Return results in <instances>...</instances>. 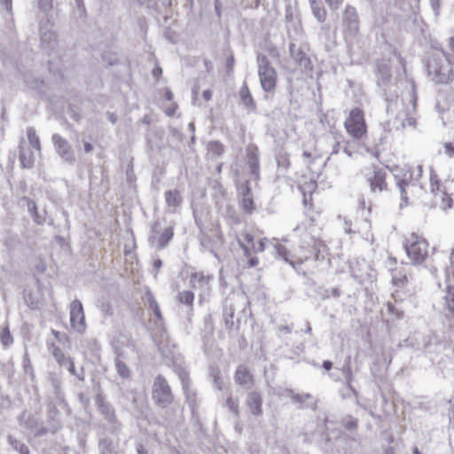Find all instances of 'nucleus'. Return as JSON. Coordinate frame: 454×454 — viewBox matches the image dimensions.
<instances>
[{
    "mask_svg": "<svg viewBox=\"0 0 454 454\" xmlns=\"http://www.w3.org/2000/svg\"><path fill=\"white\" fill-rule=\"evenodd\" d=\"M0 341L4 347H8L13 342V338L7 326L4 327L0 332Z\"/></svg>",
    "mask_w": 454,
    "mask_h": 454,
    "instance_id": "473e14b6",
    "label": "nucleus"
},
{
    "mask_svg": "<svg viewBox=\"0 0 454 454\" xmlns=\"http://www.w3.org/2000/svg\"><path fill=\"white\" fill-rule=\"evenodd\" d=\"M145 298H146V302L148 304V307L152 310H157V308H159L160 306H159L157 301L155 300L153 294H152V292H150V291L146 292Z\"/></svg>",
    "mask_w": 454,
    "mask_h": 454,
    "instance_id": "c9c22d12",
    "label": "nucleus"
},
{
    "mask_svg": "<svg viewBox=\"0 0 454 454\" xmlns=\"http://www.w3.org/2000/svg\"><path fill=\"white\" fill-rule=\"evenodd\" d=\"M247 405L254 415L258 416L262 413V400L258 392L253 391L247 395Z\"/></svg>",
    "mask_w": 454,
    "mask_h": 454,
    "instance_id": "aec40b11",
    "label": "nucleus"
},
{
    "mask_svg": "<svg viewBox=\"0 0 454 454\" xmlns=\"http://www.w3.org/2000/svg\"><path fill=\"white\" fill-rule=\"evenodd\" d=\"M162 74V69L160 67H156L153 70V75L155 77V78H160V75Z\"/></svg>",
    "mask_w": 454,
    "mask_h": 454,
    "instance_id": "a18cd8bd",
    "label": "nucleus"
},
{
    "mask_svg": "<svg viewBox=\"0 0 454 454\" xmlns=\"http://www.w3.org/2000/svg\"><path fill=\"white\" fill-rule=\"evenodd\" d=\"M153 312L158 320H162L163 317L160 307L157 308V310H153Z\"/></svg>",
    "mask_w": 454,
    "mask_h": 454,
    "instance_id": "de8ad7c7",
    "label": "nucleus"
},
{
    "mask_svg": "<svg viewBox=\"0 0 454 454\" xmlns=\"http://www.w3.org/2000/svg\"><path fill=\"white\" fill-rule=\"evenodd\" d=\"M27 204L28 210L30 211V213L33 215L34 221L37 224H42L43 223V220L39 215L38 208H37L35 202L30 199H27Z\"/></svg>",
    "mask_w": 454,
    "mask_h": 454,
    "instance_id": "2f4dec72",
    "label": "nucleus"
},
{
    "mask_svg": "<svg viewBox=\"0 0 454 454\" xmlns=\"http://www.w3.org/2000/svg\"><path fill=\"white\" fill-rule=\"evenodd\" d=\"M443 148L445 150V153L450 156H454V139L450 142H446L443 144Z\"/></svg>",
    "mask_w": 454,
    "mask_h": 454,
    "instance_id": "58836bf2",
    "label": "nucleus"
},
{
    "mask_svg": "<svg viewBox=\"0 0 454 454\" xmlns=\"http://www.w3.org/2000/svg\"><path fill=\"white\" fill-rule=\"evenodd\" d=\"M331 10H338L344 0H325Z\"/></svg>",
    "mask_w": 454,
    "mask_h": 454,
    "instance_id": "ea45409f",
    "label": "nucleus"
},
{
    "mask_svg": "<svg viewBox=\"0 0 454 454\" xmlns=\"http://www.w3.org/2000/svg\"><path fill=\"white\" fill-rule=\"evenodd\" d=\"M212 95H213V93H212V91L210 90H206L202 93V98L206 101H209L212 98Z\"/></svg>",
    "mask_w": 454,
    "mask_h": 454,
    "instance_id": "37998d69",
    "label": "nucleus"
},
{
    "mask_svg": "<svg viewBox=\"0 0 454 454\" xmlns=\"http://www.w3.org/2000/svg\"><path fill=\"white\" fill-rule=\"evenodd\" d=\"M423 174V167L420 164H406L401 171V176L397 180V186L401 199L404 205L409 203L408 192L417 186V183Z\"/></svg>",
    "mask_w": 454,
    "mask_h": 454,
    "instance_id": "39448f33",
    "label": "nucleus"
},
{
    "mask_svg": "<svg viewBox=\"0 0 454 454\" xmlns=\"http://www.w3.org/2000/svg\"><path fill=\"white\" fill-rule=\"evenodd\" d=\"M278 167L282 169H288L291 167L290 155L287 153H280L276 157Z\"/></svg>",
    "mask_w": 454,
    "mask_h": 454,
    "instance_id": "c756f323",
    "label": "nucleus"
},
{
    "mask_svg": "<svg viewBox=\"0 0 454 454\" xmlns=\"http://www.w3.org/2000/svg\"><path fill=\"white\" fill-rule=\"evenodd\" d=\"M448 44L452 51V55H450V58H447V59L450 64L454 65V36L449 38Z\"/></svg>",
    "mask_w": 454,
    "mask_h": 454,
    "instance_id": "a19ab883",
    "label": "nucleus"
},
{
    "mask_svg": "<svg viewBox=\"0 0 454 454\" xmlns=\"http://www.w3.org/2000/svg\"><path fill=\"white\" fill-rule=\"evenodd\" d=\"M174 230L172 227L166 228L159 238V246L164 247L172 239Z\"/></svg>",
    "mask_w": 454,
    "mask_h": 454,
    "instance_id": "7c9ffc66",
    "label": "nucleus"
},
{
    "mask_svg": "<svg viewBox=\"0 0 454 454\" xmlns=\"http://www.w3.org/2000/svg\"><path fill=\"white\" fill-rule=\"evenodd\" d=\"M258 74L262 88L265 91H273L277 84V72L270 66L266 56H260L257 59Z\"/></svg>",
    "mask_w": 454,
    "mask_h": 454,
    "instance_id": "0eeeda50",
    "label": "nucleus"
},
{
    "mask_svg": "<svg viewBox=\"0 0 454 454\" xmlns=\"http://www.w3.org/2000/svg\"><path fill=\"white\" fill-rule=\"evenodd\" d=\"M222 166L223 164L221 163L218 167H217V171L218 173H220L222 171Z\"/></svg>",
    "mask_w": 454,
    "mask_h": 454,
    "instance_id": "052dcab7",
    "label": "nucleus"
},
{
    "mask_svg": "<svg viewBox=\"0 0 454 454\" xmlns=\"http://www.w3.org/2000/svg\"><path fill=\"white\" fill-rule=\"evenodd\" d=\"M207 151L214 156H222L224 153V145L219 141H211L207 145Z\"/></svg>",
    "mask_w": 454,
    "mask_h": 454,
    "instance_id": "cd10ccee",
    "label": "nucleus"
},
{
    "mask_svg": "<svg viewBox=\"0 0 454 454\" xmlns=\"http://www.w3.org/2000/svg\"><path fill=\"white\" fill-rule=\"evenodd\" d=\"M194 298H195L194 294L192 291H188V290H184L182 292H179L177 294V301L181 304H184V305L190 307L191 309L193 306Z\"/></svg>",
    "mask_w": 454,
    "mask_h": 454,
    "instance_id": "a878e982",
    "label": "nucleus"
},
{
    "mask_svg": "<svg viewBox=\"0 0 454 454\" xmlns=\"http://www.w3.org/2000/svg\"><path fill=\"white\" fill-rule=\"evenodd\" d=\"M387 313L395 317V319H402L404 316V313L403 310L397 309L393 303L387 302Z\"/></svg>",
    "mask_w": 454,
    "mask_h": 454,
    "instance_id": "72a5a7b5",
    "label": "nucleus"
},
{
    "mask_svg": "<svg viewBox=\"0 0 454 454\" xmlns=\"http://www.w3.org/2000/svg\"><path fill=\"white\" fill-rule=\"evenodd\" d=\"M152 397L157 405L162 407H166L173 402L171 388L161 375H158L154 380Z\"/></svg>",
    "mask_w": 454,
    "mask_h": 454,
    "instance_id": "6e6552de",
    "label": "nucleus"
},
{
    "mask_svg": "<svg viewBox=\"0 0 454 454\" xmlns=\"http://www.w3.org/2000/svg\"><path fill=\"white\" fill-rule=\"evenodd\" d=\"M299 188L303 194V204L306 207L309 209H313L314 203H313V194L317 189V178L313 174L311 175H302Z\"/></svg>",
    "mask_w": 454,
    "mask_h": 454,
    "instance_id": "9b49d317",
    "label": "nucleus"
},
{
    "mask_svg": "<svg viewBox=\"0 0 454 454\" xmlns=\"http://www.w3.org/2000/svg\"><path fill=\"white\" fill-rule=\"evenodd\" d=\"M226 405L234 413H236V414L239 413V404L231 396L227 398Z\"/></svg>",
    "mask_w": 454,
    "mask_h": 454,
    "instance_id": "4c0bfd02",
    "label": "nucleus"
},
{
    "mask_svg": "<svg viewBox=\"0 0 454 454\" xmlns=\"http://www.w3.org/2000/svg\"><path fill=\"white\" fill-rule=\"evenodd\" d=\"M98 404L99 408H105L108 410V407L105 406L103 399L100 396L98 397Z\"/></svg>",
    "mask_w": 454,
    "mask_h": 454,
    "instance_id": "603ef678",
    "label": "nucleus"
},
{
    "mask_svg": "<svg viewBox=\"0 0 454 454\" xmlns=\"http://www.w3.org/2000/svg\"><path fill=\"white\" fill-rule=\"evenodd\" d=\"M391 283L395 287L394 297L400 291L404 290L409 283L408 274L404 267L398 266L391 270Z\"/></svg>",
    "mask_w": 454,
    "mask_h": 454,
    "instance_id": "2eb2a0df",
    "label": "nucleus"
},
{
    "mask_svg": "<svg viewBox=\"0 0 454 454\" xmlns=\"http://www.w3.org/2000/svg\"><path fill=\"white\" fill-rule=\"evenodd\" d=\"M344 128L353 139L361 140L366 137L368 129L364 110L360 107L351 109L344 121Z\"/></svg>",
    "mask_w": 454,
    "mask_h": 454,
    "instance_id": "423d86ee",
    "label": "nucleus"
},
{
    "mask_svg": "<svg viewBox=\"0 0 454 454\" xmlns=\"http://www.w3.org/2000/svg\"><path fill=\"white\" fill-rule=\"evenodd\" d=\"M178 108V106L176 103H173L171 104L170 106H168L166 110H165V113L168 116H174L176 110Z\"/></svg>",
    "mask_w": 454,
    "mask_h": 454,
    "instance_id": "79ce46f5",
    "label": "nucleus"
},
{
    "mask_svg": "<svg viewBox=\"0 0 454 454\" xmlns=\"http://www.w3.org/2000/svg\"><path fill=\"white\" fill-rule=\"evenodd\" d=\"M247 161L248 167L250 168L251 174L254 175L256 178H258L260 172V163L257 147L249 146L247 149Z\"/></svg>",
    "mask_w": 454,
    "mask_h": 454,
    "instance_id": "6ab92c4d",
    "label": "nucleus"
},
{
    "mask_svg": "<svg viewBox=\"0 0 454 454\" xmlns=\"http://www.w3.org/2000/svg\"><path fill=\"white\" fill-rule=\"evenodd\" d=\"M436 203H438L439 207L443 209L447 210L450 207H452L453 205V199L452 197L445 192V191H442L438 193L437 197H434Z\"/></svg>",
    "mask_w": 454,
    "mask_h": 454,
    "instance_id": "393cba45",
    "label": "nucleus"
},
{
    "mask_svg": "<svg viewBox=\"0 0 454 454\" xmlns=\"http://www.w3.org/2000/svg\"><path fill=\"white\" fill-rule=\"evenodd\" d=\"M51 351L53 357L60 366H67L71 374H75L76 370L74 361L70 357H67L60 348L52 344Z\"/></svg>",
    "mask_w": 454,
    "mask_h": 454,
    "instance_id": "a211bd4d",
    "label": "nucleus"
},
{
    "mask_svg": "<svg viewBox=\"0 0 454 454\" xmlns=\"http://www.w3.org/2000/svg\"><path fill=\"white\" fill-rule=\"evenodd\" d=\"M241 207L242 209L248 214H252L254 209V202L253 200L251 189L249 187L248 182L246 183L243 192H242V200H241Z\"/></svg>",
    "mask_w": 454,
    "mask_h": 454,
    "instance_id": "412c9836",
    "label": "nucleus"
},
{
    "mask_svg": "<svg viewBox=\"0 0 454 454\" xmlns=\"http://www.w3.org/2000/svg\"><path fill=\"white\" fill-rule=\"evenodd\" d=\"M137 454H148V453L143 445H139L137 447Z\"/></svg>",
    "mask_w": 454,
    "mask_h": 454,
    "instance_id": "864d4df0",
    "label": "nucleus"
},
{
    "mask_svg": "<svg viewBox=\"0 0 454 454\" xmlns=\"http://www.w3.org/2000/svg\"><path fill=\"white\" fill-rule=\"evenodd\" d=\"M445 302L449 311L454 317V271L447 278Z\"/></svg>",
    "mask_w": 454,
    "mask_h": 454,
    "instance_id": "4be33fe9",
    "label": "nucleus"
},
{
    "mask_svg": "<svg viewBox=\"0 0 454 454\" xmlns=\"http://www.w3.org/2000/svg\"><path fill=\"white\" fill-rule=\"evenodd\" d=\"M239 93L242 104L249 110L254 111L256 109V104L247 82L242 84Z\"/></svg>",
    "mask_w": 454,
    "mask_h": 454,
    "instance_id": "5701e85b",
    "label": "nucleus"
},
{
    "mask_svg": "<svg viewBox=\"0 0 454 454\" xmlns=\"http://www.w3.org/2000/svg\"><path fill=\"white\" fill-rule=\"evenodd\" d=\"M403 247L412 264L424 263L429 256V243L425 237L416 232L404 236Z\"/></svg>",
    "mask_w": 454,
    "mask_h": 454,
    "instance_id": "7ed1b4c3",
    "label": "nucleus"
},
{
    "mask_svg": "<svg viewBox=\"0 0 454 454\" xmlns=\"http://www.w3.org/2000/svg\"><path fill=\"white\" fill-rule=\"evenodd\" d=\"M387 177V173L384 168L376 165L372 166V168L365 175L370 191L372 193L387 192L388 190Z\"/></svg>",
    "mask_w": 454,
    "mask_h": 454,
    "instance_id": "1a4fd4ad",
    "label": "nucleus"
},
{
    "mask_svg": "<svg viewBox=\"0 0 454 454\" xmlns=\"http://www.w3.org/2000/svg\"><path fill=\"white\" fill-rule=\"evenodd\" d=\"M267 238L258 236L254 231H245L238 237V243L243 250L244 255L248 259L247 268H254L259 264V259L253 254L262 253L265 250Z\"/></svg>",
    "mask_w": 454,
    "mask_h": 454,
    "instance_id": "f03ea898",
    "label": "nucleus"
},
{
    "mask_svg": "<svg viewBox=\"0 0 454 454\" xmlns=\"http://www.w3.org/2000/svg\"><path fill=\"white\" fill-rule=\"evenodd\" d=\"M413 454H422L419 450L418 449V447H414L413 448Z\"/></svg>",
    "mask_w": 454,
    "mask_h": 454,
    "instance_id": "bf43d9fd",
    "label": "nucleus"
},
{
    "mask_svg": "<svg viewBox=\"0 0 454 454\" xmlns=\"http://www.w3.org/2000/svg\"><path fill=\"white\" fill-rule=\"evenodd\" d=\"M301 229V227L299 226V227L296 228V231H300Z\"/></svg>",
    "mask_w": 454,
    "mask_h": 454,
    "instance_id": "680f3d73",
    "label": "nucleus"
},
{
    "mask_svg": "<svg viewBox=\"0 0 454 454\" xmlns=\"http://www.w3.org/2000/svg\"><path fill=\"white\" fill-rule=\"evenodd\" d=\"M429 73L433 75L435 82L441 84H448L454 79V72L451 68L440 65L434 61L429 65Z\"/></svg>",
    "mask_w": 454,
    "mask_h": 454,
    "instance_id": "ddd939ff",
    "label": "nucleus"
},
{
    "mask_svg": "<svg viewBox=\"0 0 454 454\" xmlns=\"http://www.w3.org/2000/svg\"><path fill=\"white\" fill-rule=\"evenodd\" d=\"M51 140L60 157L69 161H73L74 160L72 148L65 138L59 134H54L52 135Z\"/></svg>",
    "mask_w": 454,
    "mask_h": 454,
    "instance_id": "dca6fc26",
    "label": "nucleus"
},
{
    "mask_svg": "<svg viewBox=\"0 0 454 454\" xmlns=\"http://www.w3.org/2000/svg\"><path fill=\"white\" fill-rule=\"evenodd\" d=\"M315 18L321 23L325 22L327 19V11L321 4L310 7Z\"/></svg>",
    "mask_w": 454,
    "mask_h": 454,
    "instance_id": "bb28decb",
    "label": "nucleus"
},
{
    "mask_svg": "<svg viewBox=\"0 0 454 454\" xmlns=\"http://www.w3.org/2000/svg\"><path fill=\"white\" fill-rule=\"evenodd\" d=\"M6 7L11 5L12 0H0Z\"/></svg>",
    "mask_w": 454,
    "mask_h": 454,
    "instance_id": "13d9d810",
    "label": "nucleus"
},
{
    "mask_svg": "<svg viewBox=\"0 0 454 454\" xmlns=\"http://www.w3.org/2000/svg\"><path fill=\"white\" fill-rule=\"evenodd\" d=\"M166 203L168 207H178L182 203V196L177 190H170L165 192Z\"/></svg>",
    "mask_w": 454,
    "mask_h": 454,
    "instance_id": "b1692460",
    "label": "nucleus"
},
{
    "mask_svg": "<svg viewBox=\"0 0 454 454\" xmlns=\"http://www.w3.org/2000/svg\"><path fill=\"white\" fill-rule=\"evenodd\" d=\"M407 123H408L409 125H413V126H414V125H415V123H416V121H415V119H413V118H409V119L407 120Z\"/></svg>",
    "mask_w": 454,
    "mask_h": 454,
    "instance_id": "4d7b16f0",
    "label": "nucleus"
},
{
    "mask_svg": "<svg viewBox=\"0 0 454 454\" xmlns=\"http://www.w3.org/2000/svg\"><path fill=\"white\" fill-rule=\"evenodd\" d=\"M430 187L432 192L434 194V197H437L439 192L444 191L442 189L441 180L434 172H431L430 174Z\"/></svg>",
    "mask_w": 454,
    "mask_h": 454,
    "instance_id": "c85d7f7f",
    "label": "nucleus"
},
{
    "mask_svg": "<svg viewBox=\"0 0 454 454\" xmlns=\"http://www.w3.org/2000/svg\"><path fill=\"white\" fill-rule=\"evenodd\" d=\"M27 141L21 139L19 145V158L24 168H31L35 161L36 155L41 154V142L34 128L26 130Z\"/></svg>",
    "mask_w": 454,
    "mask_h": 454,
    "instance_id": "20e7f679",
    "label": "nucleus"
},
{
    "mask_svg": "<svg viewBox=\"0 0 454 454\" xmlns=\"http://www.w3.org/2000/svg\"><path fill=\"white\" fill-rule=\"evenodd\" d=\"M325 248V244L321 239L311 238L308 246H300L288 250L284 245L277 244L275 249L278 257L282 258L293 266L302 264L312 255L318 257V254Z\"/></svg>",
    "mask_w": 454,
    "mask_h": 454,
    "instance_id": "f257e3e1",
    "label": "nucleus"
},
{
    "mask_svg": "<svg viewBox=\"0 0 454 454\" xmlns=\"http://www.w3.org/2000/svg\"><path fill=\"white\" fill-rule=\"evenodd\" d=\"M214 276L204 271H195L190 275V286L194 289H200L204 293L210 291V283Z\"/></svg>",
    "mask_w": 454,
    "mask_h": 454,
    "instance_id": "4468645a",
    "label": "nucleus"
},
{
    "mask_svg": "<svg viewBox=\"0 0 454 454\" xmlns=\"http://www.w3.org/2000/svg\"><path fill=\"white\" fill-rule=\"evenodd\" d=\"M117 371L120 376L122 378H128L129 376V369L122 362L117 363Z\"/></svg>",
    "mask_w": 454,
    "mask_h": 454,
    "instance_id": "e433bc0d",
    "label": "nucleus"
},
{
    "mask_svg": "<svg viewBox=\"0 0 454 454\" xmlns=\"http://www.w3.org/2000/svg\"><path fill=\"white\" fill-rule=\"evenodd\" d=\"M323 367L326 370V371H330L333 367V363L329 360H326L323 363Z\"/></svg>",
    "mask_w": 454,
    "mask_h": 454,
    "instance_id": "8fccbe9b",
    "label": "nucleus"
},
{
    "mask_svg": "<svg viewBox=\"0 0 454 454\" xmlns=\"http://www.w3.org/2000/svg\"><path fill=\"white\" fill-rule=\"evenodd\" d=\"M234 380L239 386L252 387L254 384V375L245 364H240L237 367L234 373Z\"/></svg>",
    "mask_w": 454,
    "mask_h": 454,
    "instance_id": "f3484780",
    "label": "nucleus"
},
{
    "mask_svg": "<svg viewBox=\"0 0 454 454\" xmlns=\"http://www.w3.org/2000/svg\"><path fill=\"white\" fill-rule=\"evenodd\" d=\"M174 98V95L170 90H166L165 91V98L168 101H171Z\"/></svg>",
    "mask_w": 454,
    "mask_h": 454,
    "instance_id": "09e8293b",
    "label": "nucleus"
},
{
    "mask_svg": "<svg viewBox=\"0 0 454 454\" xmlns=\"http://www.w3.org/2000/svg\"><path fill=\"white\" fill-rule=\"evenodd\" d=\"M215 9L217 15L221 16L222 4L220 0H215Z\"/></svg>",
    "mask_w": 454,
    "mask_h": 454,
    "instance_id": "c03bdc74",
    "label": "nucleus"
},
{
    "mask_svg": "<svg viewBox=\"0 0 454 454\" xmlns=\"http://www.w3.org/2000/svg\"><path fill=\"white\" fill-rule=\"evenodd\" d=\"M309 5L311 7V6H314L316 4H321V1L320 0H309Z\"/></svg>",
    "mask_w": 454,
    "mask_h": 454,
    "instance_id": "6e6d98bb",
    "label": "nucleus"
},
{
    "mask_svg": "<svg viewBox=\"0 0 454 454\" xmlns=\"http://www.w3.org/2000/svg\"><path fill=\"white\" fill-rule=\"evenodd\" d=\"M51 333L56 339L61 340V333L59 332L52 330Z\"/></svg>",
    "mask_w": 454,
    "mask_h": 454,
    "instance_id": "5fc2aeb1",
    "label": "nucleus"
},
{
    "mask_svg": "<svg viewBox=\"0 0 454 454\" xmlns=\"http://www.w3.org/2000/svg\"><path fill=\"white\" fill-rule=\"evenodd\" d=\"M20 452L21 454H29V450L25 444H22L20 447Z\"/></svg>",
    "mask_w": 454,
    "mask_h": 454,
    "instance_id": "3c124183",
    "label": "nucleus"
},
{
    "mask_svg": "<svg viewBox=\"0 0 454 454\" xmlns=\"http://www.w3.org/2000/svg\"><path fill=\"white\" fill-rule=\"evenodd\" d=\"M359 16L352 5H346L342 13V27L345 36H354L359 32Z\"/></svg>",
    "mask_w": 454,
    "mask_h": 454,
    "instance_id": "9d476101",
    "label": "nucleus"
},
{
    "mask_svg": "<svg viewBox=\"0 0 454 454\" xmlns=\"http://www.w3.org/2000/svg\"><path fill=\"white\" fill-rule=\"evenodd\" d=\"M360 208L362 210V216L365 217V223L368 225V228H371V221L368 219V217L371 215L372 213V207L369 206L366 207L365 201L362 200L360 202Z\"/></svg>",
    "mask_w": 454,
    "mask_h": 454,
    "instance_id": "f704fd0d",
    "label": "nucleus"
},
{
    "mask_svg": "<svg viewBox=\"0 0 454 454\" xmlns=\"http://www.w3.org/2000/svg\"><path fill=\"white\" fill-rule=\"evenodd\" d=\"M83 147H84L85 153H90L93 150L92 145L89 142H84Z\"/></svg>",
    "mask_w": 454,
    "mask_h": 454,
    "instance_id": "49530a36",
    "label": "nucleus"
},
{
    "mask_svg": "<svg viewBox=\"0 0 454 454\" xmlns=\"http://www.w3.org/2000/svg\"><path fill=\"white\" fill-rule=\"evenodd\" d=\"M70 324L78 333H83L86 331L83 307L78 300L73 301L70 304Z\"/></svg>",
    "mask_w": 454,
    "mask_h": 454,
    "instance_id": "f8f14e48",
    "label": "nucleus"
}]
</instances>
